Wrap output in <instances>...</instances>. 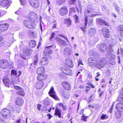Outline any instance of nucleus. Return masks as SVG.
<instances>
[{
  "label": "nucleus",
  "mask_w": 123,
  "mask_h": 123,
  "mask_svg": "<svg viewBox=\"0 0 123 123\" xmlns=\"http://www.w3.org/2000/svg\"><path fill=\"white\" fill-rule=\"evenodd\" d=\"M74 17L75 23H78L79 21L78 19L79 17L78 16L76 15Z\"/></svg>",
  "instance_id": "nucleus-49"
},
{
  "label": "nucleus",
  "mask_w": 123,
  "mask_h": 123,
  "mask_svg": "<svg viewBox=\"0 0 123 123\" xmlns=\"http://www.w3.org/2000/svg\"><path fill=\"white\" fill-rule=\"evenodd\" d=\"M118 28L121 31V36L123 37V26L121 25H120L119 26Z\"/></svg>",
  "instance_id": "nucleus-36"
},
{
  "label": "nucleus",
  "mask_w": 123,
  "mask_h": 123,
  "mask_svg": "<svg viewBox=\"0 0 123 123\" xmlns=\"http://www.w3.org/2000/svg\"><path fill=\"white\" fill-rule=\"evenodd\" d=\"M114 7L115 8L117 12H120V10L118 8L117 4H114Z\"/></svg>",
  "instance_id": "nucleus-47"
},
{
  "label": "nucleus",
  "mask_w": 123,
  "mask_h": 123,
  "mask_svg": "<svg viewBox=\"0 0 123 123\" xmlns=\"http://www.w3.org/2000/svg\"><path fill=\"white\" fill-rule=\"evenodd\" d=\"M2 81L3 82L4 84L6 86L9 87V86L10 84V83L9 80L6 78H3Z\"/></svg>",
  "instance_id": "nucleus-28"
},
{
  "label": "nucleus",
  "mask_w": 123,
  "mask_h": 123,
  "mask_svg": "<svg viewBox=\"0 0 123 123\" xmlns=\"http://www.w3.org/2000/svg\"><path fill=\"white\" fill-rule=\"evenodd\" d=\"M43 104L46 105H48L50 103L49 100L47 97L44 100Z\"/></svg>",
  "instance_id": "nucleus-33"
},
{
  "label": "nucleus",
  "mask_w": 123,
  "mask_h": 123,
  "mask_svg": "<svg viewBox=\"0 0 123 123\" xmlns=\"http://www.w3.org/2000/svg\"><path fill=\"white\" fill-rule=\"evenodd\" d=\"M54 115L58 116L60 118L62 117L61 112L57 108H56L55 109Z\"/></svg>",
  "instance_id": "nucleus-29"
},
{
  "label": "nucleus",
  "mask_w": 123,
  "mask_h": 123,
  "mask_svg": "<svg viewBox=\"0 0 123 123\" xmlns=\"http://www.w3.org/2000/svg\"><path fill=\"white\" fill-rule=\"evenodd\" d=\"M70 12H74L75 11V8L74 7L70 8Z\"/></svg>",
  "instance_id": "nucleus-58"
},
{
  "label": "nucleus",
  "mask_w": 123,
  "mask_h": 123,
  "mask_svg": "<svg viewBox=\"0 0 123 123\" xmlns=\"http://www.w3.org/2000/svg\"><path fill=\"white\" fill-rule=\"evenodd\" d=\"M59 43L61 45L65 46L67 45L66 41L63 39Z\"/></svg>",
  "instance_id": "nucleus-40"
},
{
  "label": "nucleus",
  "mask_w": 123,
  "mask_h": 123,
  "mask_svg": "<svg viewBox=\"0 0 123 123\" xmlns=\"http://www.w3.org/2000/svg\"><path fill=\"white\" fill-rule=\"evenodd\" d=\"M55 36V34L54 32L52 33L51 35L50 38V39L51 40V39H53Z\"/></svg>",
  "instance_id": "nucleus-54"
},
{
  "label": "nucleus",
  "mask_w": 123,
  "mask_h": 123,
  "mask_svg": "<svg viewBox=\"0 0 123 123\" xmlns=\"http://www.w3.org/2000/svg\"><path fill=\"white\" fill-rule=\"evenodd\" d=\"M37 72L39 75L43 74L45 72L44 68L41 67L38 68L37 69Z\"/></svg>",
  "instance_id": "nucleus-20"
},
{
  "label": "nucleus",
  "mask_w": 123,
  "mask_h": 123,
  "mask_svg": "<svg viewBox=\"0 0 123 123\" xmlns=\"http://www.w3.org/2000/svg\"><path fill=\"white\" fill-rule=\"evenodd\" d=\"M62 94L64 98H68L70 97L69 93L66 92L64 91H62Z\"/></svg>",
  "instance_id": "nucleus-32"
},
{
  "label": "nucleus",
  "mask_w": 123,
  "mask_h": 123,
  "mask_svg": "<svg viewBox=\"0 0 123 123\" xmlns=\"http://www.w3.org/2000/svg\"><path fill=\"white\" fill-rule=\"evenodd\" d=\"M14 111L17 113H19L21 111V109L19 107H17L15 109Z\"/></svg>",
  "instance_id": "nucleus-39"
},
{
  "label": "nucleus",
  "mask_w": 123,
  "mask_h": 123,
  "mask_svg": "<svg viewBox=\"0 0 123 123\" xmlns=\"http://www.w3.org/2000/svg\"><path fill=\"white\" fill-rule=\"evenodd\" d=\"M35 13L33 12H31L29 13V16H31L34 15L35 14Z\"/></svg>",
  "instance_id": "nucleus-61"
},
{
  "label": "nucleus",
  "mask_w": 123,
  "mask_h": 123,
  "mask_svg": "<svg viewBox=\"0 0 123 123\" xmlns=\"http://www.w3.org/2000/svg\"><path fill=\"white\" fill-rule=\"evenodd\" d=\"M20 56L23 59H24L25 60L26 59V56H28L27 55H25L24 54V53L23 52V54H21L20 55Z\"/></svg>",
  "instance_id": "nucleus-50"
},
{
  "label": "nucleus",
  "mask_w": 123,
  "mask_h": 123,
  "mask_svg": "<svg viewBox=\"0 0 123 123\" xmlns=\"http://www.w3.org/2000/svg\"><path fill=\"white\" fill-rule=\"evenodd\" d=\"M16 104L18 105H22L24 102V100L21 97H18L16 99Z\"/></svg>",
  "instance_id": "nucleus-14"
},
{
  "label": "nucleus",
  "mask_w": 123,
  "mask_h": 123,
  "mask_svg": "<svg viewBox=\"0 0 123 123\" xmlns=\"http://www.w3.org/2000/svg\"><path fill=\"white\" fill-rule=\"evenodd\" d=\"M43 85V81L38 80L35 84V86L37 89H39L42 87Z\"/></svg>",
  "instance_id": "nucleus-15"
},
{
  "label": "nucleus",
  "mask_w": 123,
  "mask_h": 123,
  "mask_svg": "<svg viewBox=\"0 0 123 123\" xmlns=\"http://www.w3.org/2000/svg\"><path fill=\"white\" fill-rule=\"evenodd\" d=\"M108 33H104L103 34V36H104L106 38H108L110 36L109 34H108Z\"/></svg>",
  "instance_id": "nucleus-52"
},
{
  "label": "nucleus",
  "mask_w": 123,
  "mask_h": 123,
  "mask_svg": "<svg viewBox=\"0 0 123 123\" xmlns=\"http://www.w3.org/2000/svg\"><path fill=\"white\" fill-rule=\"evenodd\" d=\"M76 1V0H70L69 2V3L70 5L74 4Z\"/></svg>",
  "instance_id": "nucleus-45"
},
{
  "label": "nucleus",
  "mask_w": 123,
  "mask_h": 123,
  "mask_svg": "<svg viewBox=\"0 0 123 123\" xmlns=\"http://www.w3.org/2000/svg\"><path fill=\"white\" fill-rule=\"evenodd\" d=\"M62 85L63 87L66 90H68L71 88V86L70 84L66 82H62Z\"/></svg>",
  "instance_id": "nucleus-21"
},
{
  "label": "nucleus",
  "mask_w": 123,
  "mask_h": 123,
  "mask_svg": "<svg viewBox=\"0 0 123 123\" xmlns=\"http://www.w3.org/2000/svg\"><path fill=\"white\" fill-rule=\"evenodd\" d=\"M0 114L5 118L7 119L8 117H9L11 116L10 110L6 108L2 109L0 112Z\"/></svg>",
  "instance_id": "nucleus-4"
},
{
  "label": "nucleus",
  "mask_w": 123,
  "mask_h": 123,
  "mask_svg": "<svg viewBox=\"0 0 123 123\" xmlns=\"http://www.w3.org/2000/svg\"><path fill=\"white\" fill-rule=\"evenodd\" d=\"M60 105L61 106L63 110H66V106L64 105H63V103H61L60 104Z\"/></svg>",
  "instance_id": "nucleus-51"
},
{
  "label": "nucleus",
  "mask_w": 123,
  "mask_h": 123,
  "mask_svg": "<svg viewBox=\"0 0 123 123\" xmlns=\"http://www.w3.org/2000/svg\"><path fill=\"white\" fill-rule=\"evenodd\" d=\"M23 52L25 55L30 56L32 53V50L29 48H26L24 50Z\"/></svg>",
  "instance_id": "nucleus-17"
},
{
  "label": "nucleus",
  "mask_w": 123,
  "mask_h": 123,
  "mask_svg": "<svg viewBox=\"0 0 123 123\" xmlns=\"http://www.w3.org/2000/svg\"><path fill=\"white\" fill-rule=\"evenodd\" d=\"M72 73V71L69 68H67V71L65 72L64 74H67L68 75H70Z\"/></svg>",
  "instance_id": "nucleus-37"
},
{
  "label": "nucleus",
  "mask_w": 123,
  "mask_h": 123,
  "mask_svg": "<svg viewBox=\"0 0 123 123\" xmlns=\"http://www.w3.org/2000/svg\"><path fill=\"white\" fill-rule=\"evenodd\" d=\"M42 109L43 111H47V108L45 106H43Z\"/></svg>",
  "instance_id": "nucleus-55"
},
{
  "label": "nucleus",
  "mask_w": 123,
  "mask_h": 123,
  "mask_svg": "<svg viewBox=\"0 0 123 123\" xmlns=\"http://www.w3.org/2000/svg\"><path fill=\"white\" fill-rule=\"evenodd\" d=\"M41 105L39 104H38L37 105V109L40 111L41 110Z\"/></svg>",
  "instance_id": "nucleus-62"
},
{
  "label": "nucleus",
  "mask_w": 123,
  "mask_h": 123,
  "mask_svg": "<svg viewBox=\"0 0 123 123\" xmlns=\"http://www.w3.org/2000/svg\"><path fill=\"white\" fill-rule=\"evenodd\" d=\"M89 35L91 37L95 34L96 30L95 29L93 28L90 27L89 29Z\"/></svg>",
  "instance_id": "nucleus-24"
},
{
  "label": "nucleus",
  "mask_w": 123,
  "mask_h": 123,
  "mask_svg": "<svg viewBox=\"0 0 123 123\" xmlns=\"http://www.w3.org/2000/svg\"><path fill=\"white\" fill-rule=\"evenodd\" d=\"M21 74V71H19L18 73L16 72V71L14 70H12L11 71V75L12 76L13 75H15L16 77H19Z\"/></svg>",
  "instance_id": "nucleus-25"
},
{
  "label": "nucleus",
  "mask_w": 123,
  "mask_h": 123,
  "mask_svg": "<svg viewBox=\"0 0 123 123\" xmlns=\"http://www.w3.org/2000/svg\"><path fill=\"white\" fill-rule=\"evenodd\" d=\"M68 12V10L66 6H63L60 9L59 13L61 16H64L66 15Z\"/></svg>",
  "instance_id": "nucleus-6"
},
{
  "label": "nucleus",
  "mask_w": 123,
  "mask_h": 123,
  "mask_svg": "<svg viewBox=\"0 0 123 123\" xmlns=\"http://www.w3.org/2000/svg\"><path fill=\"white\" fill-rule=\"evenodd\" d=\"M65 0H57V3L59 5H63L65 2Z\"/></svg>",
  "instance_id": "nucleus-38"
},
{
  "label": "nucleus",
  "mask_w": 123,
  "mask_h": 123,
  "mask_svg": "<svg viewBox=\"0 0 123 123\" xmlns=\"http://www.w3.org/2000/svg\"><path fill=\"white\" fill-rule=\"evenodd\" d=\"M116 43V41L114 38H112L111 40L108 41V43L110 46H112L115 45Z\"/></svg>",
  "instance_id": "nucleus-27"
},
{
  "label": "nucleus",
  "mask_w": 123,
  "mask_h": 123,
  "mask_svg": "<svg viewBox=\"0 0 123 123\" xmlns=\"http://www.w3.org/2000/svg\"><path fill=\"white\" fill-rule=\"evenodd\" d=\"M59 36L62 37L64 38L65 39H67V37L64 35L62 34H60L59 35Z\"/></svg>",
  "instance_id": "nucleus-63"
},
{
  "label": "nucleus",
  "mask_w": 123,
  "mask_h": 123,
  "mask_svg": "<svg viewBox=\"0 0 123 123\" xmlns=\"http://www.w3.org/2000/svg\"><path fill=\"white\" fill-rule=\"evenodd\" d=\"M91 13L92 12L90 11L87 9H86L85 11V14H89Z\"/></svg>",
  "instance_id": "nucleus-53"
},
{
  "label": "nucleus",
  "mask_w": 123,
  "mask_h": 123,
  "mask_svg": "<svg viewBox=\"0 0 123 123\" xmlns=\"http://www.w3.org/2000/svg\"><path fill=\"white\" fill-rule=\"evenodd\" d=\"M48 93L50 96L52 97L55 100H59V99L55 95V93L54 90V88L52 87L49 92Z\"/></svg>",
  "instance_id": "nucleus-8"
},
{
  "label": "nucleus",
  "mask_w": 123,
  "mask_h": 123,
  "mask_svg": "<svg viewBox=\"0 0 123 123\" xmlns=\"http://www.w3.org/2000/svg\"><path fill=\"white\" fill-rule=\"evenodd\" d=\"M102 31L103 33H108L109 32V31L108 30L105 28H103L102 29Z\"/></svg>",
  "instance_id": "nucleus-44"
},
{
  "label": "nucleus",
  "mask_w": 123,
  "mask_h": 123,
  "mask_svg": "<svg viewBox=\"0 0 123 123\" xmlns=\"http://www.w3.org/2000/svg\"><path fill=\"white\" fill-rule=\"evenodd\" d=\"M120 95L121 97H123V88L120 91V95Z\"/></svg>",
  "instance_id": "nucleus-56"
},
{
  "label": "nucleus",
  "mask_w": 123,
  "mask_h": 123,
  "mask_svg": "<svg viewBox=\"0 0 123 123\" xmlns=\"http://www.w3.org/2000/svg\"><path fill=\"white\" fill-rule=\"evenodd\" d=\"M20 1L22 5L24 6L26 4V0H20Z\"/></svg>",
  "instance_id": "nucleus-43"
},
{
  "label": "nucleus",
  "mask_w": 123,
  "mask_h": 123,
  "mask_svg": "<svg viewBox=\"0 0 123 123\" xmlns=\"http://www.w3.org/2000/svg\"><path fill=\"white\" fill-rule=\"evenodd\" d=\"M8 0H4L1 3L0 5L3 7H5L7 6L9 4Z\"/></svg>",
  "instance_id": "nucleus-31"
},
{
  "label": "nucleus",
  "mask_w": 123,
  "mask_h": 123,
  "mask_svg": "<svg viewBox=\"0 0 123 123\" xmlns=\"http://www.w3.org/2000/svg\"><path fill=\"white\" fill-rule=\"evenodd\" d=\"M55 40L56 42L57 43H60L61 41L62 40V39L61 38L56 37H55Z\"/></svg>",
  "instance_id": "nucleus-42"
},
{
  "label": "nucleus",
  "mask_w": 123,
  "mask_h": 123,
  "mask_svg": "<svg viewBox=\"0 0 123 123\" xmlns=\"http://www.w3.org/2000/svg\"><path fill=\"white\" fill-rule=\"evenodd\" d=\"M96 20L97 23L99 24H104L106 26H108L109 25L108 23L105 21L104 19L98 18L96 19Z\"/></svg>",
  "instance_id": "nucleus-12"
},
{
  "label": "nucleus",
  "mask_w": 123,
  "mask_h": 123,
  "mask_svg": "<svg viewBox=\"0 0 123 123\" xmlns=\"http://www.w3.org/2000/svg\"><path fill=\"white\" fill-rule=\"evenodd\" d=\"M7 121H6L2 118L0 117V123H7Z\"/></svg>",
  "instance_id": "nucleus-48"
},
{
  "label": "nucleus",
  "mask_w": 123,
  "mask_h": 123,
  "mask_svg": "<svg viewBox=\"0 0 123 123\" xmlns=\"http://www.w3.org/2000/svg\"><path fill=\"white\" fill-rule=\"evenodd\" d=\"M48 61L47 60V58L46 57H43L41 59V62L39 64L41 65H46L48 63Z\"/></svg>",
  "instance_id": "nucleus-18"
},
{
  "label": "nucleus",
  "mask_w": 123,
  "mask_h": 123,
  "mask_svg": "<svg viewBox=\"0 0 123 123\" xmlns=\"http://www.w3.org/2000/svg\"><path fill=\"white\" fill-rule=\"evenodd\" d=\"M53 45L48 46L46 47V49L44 51V53L46 54H51L53 52V51L49 48L53 46Z\"/></svg>",
  "instance_id": "nucleus-23"
},
{
  "label": "nucleus",
  "mask_w": 123,
  "mask_h": 123,
  "mask_svg": "<svg viewBox=\"0 0 123 123\" xmlns=\"http://www.w3.org/2000/svg\"><path fill=\"white\" fill-rule=\"evenodd\" d=\"M36 42L34 40H31L29 43V45L31 48L35 47L36 46Z\"/></svg>",
  "instance_id": "nucleus-30"
},
{
  "label": "nucleus",
  "mask_w": 123,
  "mask_h": 123,
  "mask_svg": "<svg viewBox=\"0 0 123 123\" xmlns=\"http://www.w3.org/2000/svg\"><path fill=\"white\" fill-rule=\"evenodd\" d=\"M47 78V75L46 74H43L39 75L37 77V79L38 80L42 81L44 80Z\"/></svg>",
  "instance_id": "nucleus-22"
},
{
  "label": "nucleus",
  "mask_w": 123,
  "mask_h": 123,
  "mask_svg": "<svg viewBox=\"0 0 123 123\" xmlns=\"http://www.w3.org/2000/svg\"><path fill=\"white\" fill-rule=\"evenodd\" d=\"M68 68L67 67L65 66H63L60 68V70L63 73H64L65 72L67 71Z\"/></svg>",
  "instance_id": "nucleus-35"
},
{
  "label": "nucleus",
  "mask_w": 123,
  "mask_h": 123,
  "mask_svg": "<svg viewBox=\"0 0 123 123\" xmlns=\"http://www.w3.org/2000/svg\"><path fill=\"white\" fill-rule=\"evenodd\" d=\"M118 100L120 102L118 103L116 106L117 110L119 112L123 111V96L119 95L118 97Z\"/></svg>",
  "instance_id": "nucleus-2"
},
{
  "label": "nucleus",
  "mask_w": 123,
  "mask_h": 123,
  "mask_svg": "<svg viewBox=\"0 0 123 123\" xmlns=\"http://www.w3.org/2000/svg\"><path fill=\"white\" fill-rule=\"evenodd\" d=\"M14 88L17 90V92L18 94L21 96H24L25 95V93L24 89L22 87L18 86H14Z\"/></svg>",
  "instance_id": "nucleus-5"
},
{
  "label": "nucleus",
  "mask_w": 123,
  "mask_h": 123,
  "mask_svg": "<svg viewBox=\"0 0 123 123\" xmlns=\"http://www.w3.org/2000/svg\"><path fill=\"white\" fill-rule=\"evenodd\" d=\"M105 81L104 79H102L101 81V85L103 84H105Z\"/></svg>",
  "instance_id": "nucleus-64"
},
{
  "label": "nucleus",
  "mask_w": 123,
  "mask_h": 123,
  "mask_svg": "<svg viewBox=\"0 0 123 123\" xmlns=\"http://www.w3.org/2000/svg\"><path fill=\"white\" fill-rule=\"evenodd\" d=\"M78 62L79 65L80 64L83 65V64L82 62V61L80 59L78 61Z\"/></svg>",
  "instance_id": "nucleus-59"
},
{
  "label": "nucleus",
  "mask_w": 123,
  "mask_h": 123,
  "mask_svg": "<svg viewBox=\"0 0 123 123\" xmlns=\"http://www.w3.org/2000/svg\"><path fill=\"white\" fill-rule=\"evenodd\" d=\"M6 11H0V16H2L6 13Z\"/></svg>",
  "instance_id": "nucleus-46"
},
{
  "label": "nucleus",
  "mask_w": 123,
  "mask_h": 123,
  "mask_svg": "<svg viewBox=\"0 0 123 123\" xmlns=\"http://www.w3.org/2000/svg\"><path fill=\"white\" fill-rule=\"evenodd\" d=\"M9 66L8 62L6 60H0V67L2 69L7 68Z\"/></svg>",
  "instance_id": "nucleus-7"
},
{
  "label": "nucleus",
  "mask_w": 123,
  "mask_h": 123,
  "mask_svg": "<svg viewBox=\"0 0 123 123\" xmlns=\"http://www.w3.org/2000/svg\"><path fill=\"white\" fill-rule=\"evenodd\" d=\"M71 20L70 18L65 19H64V23L67 25V26L69 27L71 26Z\"/></svg>",
  "instance_id": "nucleus-26"
},
{
  "label": "nucleus",
  "mask_w": 123,
  "mask_h": 123,
  "mask_svg": "<svg viewBox=\"0 0 123 123\" xmlns=\"http://www.w3.org/2000/svg\"><path fill=\"white\" fill-rule=\"evenodd\" d=\"M23 24L25 26L29 29H33L35 28V24L29 19L25 20L23 22Z\"/></svg>",
  "instance_id": "nucleus-3"
},
{
  "label": "nucleus",
  "mask_w": 123,
  "mask_h": 123,
  "mask_svg": "<svg viewBox=\"0 0 123 123\" xmlns=\"http://www.w3.org/2000/svg\"><path fill=\"white\" fill-rule=\"evenodd\" d=\"M64 53L67 55H71L72 54V51L71 49L68 47H67L64 48Z\"/></svg>",
  "instance_id": "nucleus-16"
},
{
  "label": "nucleus",
  "mask_w": 123,
  "mask_h": 123,
  "mask_svg": "<svg viewBox=\"0 0 123 123\" xmlns=\"http://www.w3.org/2000/svg\"><path fill=\"white\" fill-rule=\"evenodd\" d=\"M38 54H36L34 56L33 59V63H31V65H32L33 64L34 67H35L37 63L38 62Z\"/></svg>",
  "instance_id": "nucleus-19"
},
{
  "label": "nucleus",
  "mask_w": 123,
  "mask_h": 123,
  "mask_svg": "<svg viewBox=\"0 0 123 123\" xmlns=\"http://www.w3.org/2000/svg\"><path fill=\"white\" fill-rule=\"evenodd\" d=\"M0 32H4L8 28L9 25L7 23L0 24Z\"/></svg>",
  "instance_id": "nucleus-9"
},
{
  "label": "nucleus",
  "mask_w": 123,
  "mask_h": 123,
  "mask_svg": "<svg viewBox=\"0 0 123 123\" xmlns=\"http://www.w3.org/2000/svg\"><path fill=\"white\" fill-rule=\"evenodd\" d=\"M29 1L31 6L33 7L37 8L39 6L37 0H29Z\"/></svg>",
  "instance_id": "nucleus-10"
},
{
  "label": "nucleus",
  "mask_w": 123,
  "mask_h": 123,
  "mask_svg": "<svg viewBox=\"0 0 123 123\" xmlns=\"http://www.w3.org/2000/svg\"><path fill=\"white\" fill-rule=\"evenodd\" d=\"M106 74L108 75H110L111 74L110 71L109 70H107L106 72Z\"/></svg>",
  "instance_id": "nucleus-60"
},
{
  "label": "nucleus",
  "mask_w": 123,
  "mask_h": 123,
  "mask_svg": "<svg viewBox=\"0 0 123 123\" xmlns=\"http://www.w3.org/2000/svg\"><path fill=\"white\" fill-rule=\"evenodd\" d=\"M88 117H86L83 114L82 116V117L81 118V119L83 121H84L85 122L86 121V119Z\"/></svg>",
  "instance_id": "nucleus-41"
},
{
  "label": "nucleus",
  "mask_w": 123,
  "mask_h": 123,
  "mask_svg": "<svg viewBox=\"0 0 123 123\" xmlns=\"http://www.w3.org/2000/svg\"><path fill=\"white\" fill-rule=\"evenodd\" d=\"M87 17L88 16L87 15H85V17L84 18V25L83 27H81V29L82 30V31H83V32L84 33H85V32L86 31L85 29L86 26L87 24L88 23V18Z\"/></svg>",
  "instance_id": "nucleus-13"
},
{
  "label": "nucleus",
  "mask_w": 123,
  "mask_h": 123,
  "mask_svg": "<svg viewBox=\"0 0 123 123\" xmlns=\"http://www.w3.org/2000/svg\"><path fill=\"white\" fill-rule=\"evenodd\" d=\"M116 116L117 118H120L121 116V113H116Z\"/></svg>",
  "instance_id": "nucleus-57"
},
{
  "label": "nucleus",
  "mask_w": 123,
  "mask_h": 123,
  "mask_svg": "<svg viewBox=\"0 0 123 123\" xmlns=\"http://www.w3.org/2000/svg\"><path fill=\"white\" fill-rule=\"evenodd\" d=\"M98 47L99 48L100 51L103 52L108 50V53L105 58H101L99 59H96L92 57L89 58L88 59L89 65L91 67H96L99 69L103 68L106 62H109L110 59H115V55L113 54L114 51L111 49H110L111 47L108 48L107 49V46L105 43L99 44Z\"/></svg>",
  "instance_id": "nucleus-1"
},
{
  "label": "nucleus",
  "mask_w": 123,
  "mask_h": 123,
  "mask_svg": "<svg viewBox=\"0 0 123 123\" xmlns=\"http://www.w3.org/2000/svg\"><path fill=\"white\" fill-rule=\"evenodd\" d=\"M109 117V116L107 115L103 114L100 117V119L102 120L106 119Z\"/></svg>",
  "instance_id": "nucleus-34"
},
{
  "label": "nucleus",
  "mask_w": 123,
  "mask_h": 123,
  "mask_svg": "<svg viewBox=\"0 0 123 123\" xmlns=\"http://www.w3.org/2000/svg\"><path fill=\"white\" fill-rule=\"evenodd\" d=\"M65 63L67 66L71 68L73 67V62L71 58H67L65 60Z\"/></svg>",
  "instance_id": "nucleus-11"
}]
</instances>
